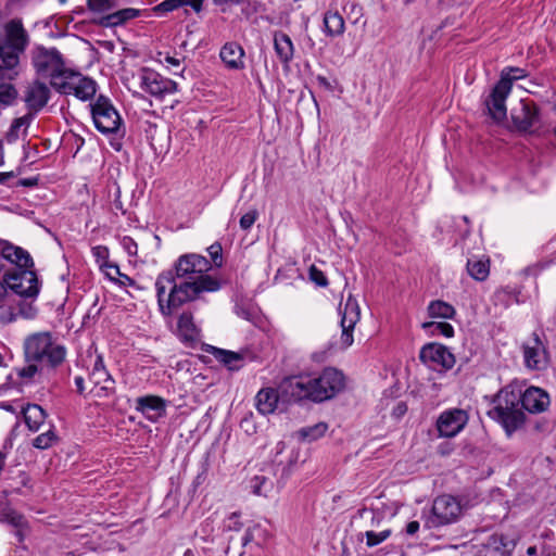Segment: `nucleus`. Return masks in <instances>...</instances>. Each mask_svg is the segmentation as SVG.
I'll use <instances>...</instances> for the list:
<instances>
[{
	"mask_svg": "<svg viewBox=\"0 0 556 556\" xmlns=\"http://www.w3.org/2000/svg\"><path fill=\"white\" fill-rule=\"evenodd\" d=\"M220 282L216 278L186 280L174 277L173 271H163L155 281L157 305L164 317L174 315L185 304L195 301L203 292L219 290Z\"/></svg>",
	"mask_w": 556,
	"mask_h": 556,
	"instance_id": "f257e3e1",
	"label": "nucleus"
},
{
	"mask_svg": "<svg viewBox=\"0 0 556 556\" xmlns=\"http://www.w3.org/2000/svg\"><path fill=\"white\" fill-rule=\"evenodd\" d=\"M344 388V377L334 368L324 369L317 377L293 376L282 380V393L291 399L323 402Z\"/></svg>",
	"mask_w": 556,
	"mask_h": 556,
	"instance_id": "f03ea898",
	"label": "nucleus"
},
{
	"mask_svg": "<svg viewBox=\"0 0 556 556\" xmlns=\"http://www.w3.org/2000/svg\"><path fill=\"white\" fill-rule=\"evenodd\" d=\"M521 390L507 386L494 397V406L488 412L491 419L497 421L510 437L525 422V414L519 407Z\"/></svg>",
	"mask_w": 556,
	"mask_h": 556,
	"instance_id": "7ed1b4c3",
	"label": "nucleus"
},
{
	"mask_svg": "<svg viewBox=\"0 0 556 556\" xmlns=\"http://www.w3.org/2000/svg\"><path fill=\"white\" fill-rule=\"evenodd\" d=\"M26 362H38L42 366L56 368L66 356V349L53 338L49 331L35 332L24 340Z\"/></svg>",
	"mask_w": 556,
	"mask_h": 556,
	"instance_id": "20e7f679",
	"label": "nucleus"
},
{
	"mask_svg": "<svg viewBox=\"0 0 556 556\" xmlns=\"http://www.w3.org/2000/svg\"><path fill=\"white\" fill-rule=\"evenodd\" d=\"M29 43V37L21 21L12 20L5 25V42L0 45V72L12 79L17 72L22 54Z\"/></svg>",
	"mask_w": 556,
	"mask_h": 556,
	"instance_id": "39448f33",
	"label": "nucleus"
},
{
	"mask_svg": "<svg viewBox=\"0 0 556 556\" xmlns=\"http://www.w3.org/2000/svg\"><path fill=\"white\" fill-rule=\"evenodd\" d=\"M33 64L40 75L50 77L53 88L54 81L59 83L70 71L65 67L63 58L55 48H38L33 55Z\"/></svg>",
	"mask_w": 556,
	"mask_h": 556,
	"instance_id": "423d86ee",
	"label": "nucleus"
},
{
	"mask_svg": "<svg viewBox=\"0 0 556 556\" xmlns=\"http://www.w3.org/2000/svg\"><path fill=\"white\" fill-rule=\"evenodd\" d=\"M463 511L460 502L448 494L438 496L432 504L431 515L425 521V527L432 529L453 523Z\"/></svg>",
	"mask_w": 556,
	"mask_h": 556,
	"instance_id": "0eeeda50",
	"label": "nucleus"
},
{
	"mask_svg": "<svg viewBox=\"0 0 556 556\" xmlns=\"http://www.w3.org/2000/svg\"><path fill=\"white\" fill-rule=\"evenodd\" d=\"M54 89L62 94H74L77 99L87 101L96 94L97 84L93 79L70 70L59 83L54 81Z\"/></svg>",
	"mask_w": 556,
	"mask_h": 556,
	"instance_id": "6e6552de",
	"label": "nucleus"
},
{
	"mask_svg": "<svg viewBox=\"0 0 556 556\" xmlns=\"http://www.w3.org/2000/svg\"><path fill=\"white\" fill-rule=\"evenodd\" d=\"M91 114L96 128L102 134H116L123 124L116 109L102 96L91 105Z\"/></svg>",
	"mask_w": 556,
	"mask_h": 556,
	"instance_id": "1a4fd4ad",
	"label": "nucleus"
},
{
	"mask_svg": "<svg viewBox=\"0 0 556 556\" xmlns=\"http://www.w3.org/2000/svg\"><path fill=\"white\" fill-rule=\"evenodd\" d=\"M212 268L211 262L195 253L181 255L175 263L174 277L186 280H202L213 278L206 273Z\"/></svg>",
	"mask_w": 556,
	"mask_h": 556,
	"instance_id": "9d476101",
	"label": "nucleus"
},
{
	"mask_svg": "<svg viewBox=\"0 0 556 556\" xmlns=\"http://www.w3.org/2000/svg\"><path fill=\"white\" fill-rule=\"evenodd\" d=\"M138 79L140 88L156 98H163L177 90V84L174 80L150 68L140 70Z\"/></svg>",
	"mask_w": 556,
	"mask_h": 556,
	"instance_id": "9b49d317",
	"label": "nucleus"
},
{
	"mask_svg": "<svg viewBox=\"0 0 556 556\" xmlns=\"http://www.w3.org/2000/svg\"><path fill=\"white\" fill-rule=\"evenodd\" d=\"M420 361L438 370H448L455 365V356L444 345L440 343H428L419 352Z\"/></svg>",
	"mask_w": 556,
	"mask_h": 556,
	"instance_id": "f8f14e48",
	"label": "nucleus"
},
{
	"mask_svg": "<svg viewBox=\"0 0 556 556\" xmlns=\"http://www.w3.org/2000/svg\"><path fill=\"white\" fill-rule=\"evenodd\" d=\"M7 287L24 298H35L39 293V282L35 271L25 269L5 275Z\"/></svg>",
	"mask_w": 556,
	"mask_h": 556,
	"instance_id": "ddd939ff",
	"label": "nucleus"
},
{
	"mask_svg": "<svg viewBox=\"0 0 556 556\" xmlns=\"http://www.w3.org/2000/svg\"><path fill=\"white\" fill-rule=\"evenodd\" d=\"M340 313L342 315L340 346L342 349H348L354 342L353 330L361 318V309L357 301L352 296H349L343 309H340Z\"/></svg>",
	"mask_w": 556,
	"mask_h": 556,
	"instance_id": "4468645a",
	"label": "nucleus"
},
{
	"mask_svg": "<svg viewBox=\"0 0 556 556\" xmlns=\"http://www.w3.org/2000/svg\"><path fill=\"white\" fill-rule=\"evenodd\" d=\"M468 414L460 408H452L442 412L437 420V429L440 437L453 438L467 425Z\"/></svg>",
	"mask_w": 556,
	"mask_h": 556,
	"instance_id": "2eb2a0df",
	"label": "nucleus"
},
{
	"mask_svg": "<svg viewBox=\"0 0 556 556\" xmlns=\"http://www.w3.org/2000/svg\"><path fill=\"white\" fill-rule=\"evenodd\" d=\"M508 84L509 80L506 78L500 79L492 89L491 94L485 100L489 115L496 122L505 119L507 115L505 101L507 96L510 93Z\"/></svg>",
	"mask_w": 556,
	"mask_h": 556,
	"instance_id": "dca6fc26",
	"label": "nucleus"
},
{
	"mask_svg": "<svg viewBox=\"0 0 556 556\" xmlns=\"http://www.w3.org/2000/svg\"><path fill=\"white\" fill-rule=\"evenodd\" d=\"M525 366L531 370H543L549 363L548 352L536 333L532 342L522 345Z\"/></svg>",
	"mask_w": 556,
	"mask_h": 556,
	"instance_id": "f3484780",
	"label": "nucleus"
},
{
	"mask_svg": "<svg viewBox=\"0 0 556 556\" xmlns=\"http://www.w3.org/2000/svg\"><path fill=\"white\" fill-rule=\"evenodd\" d=\"M292 403L298 402V399L285 396L282 393V381L279 383L277 390L273 388L261 389L255 396V406L262 415H268L276 410L278 403Z\"/></svg>",
	"mask_w": 556,
	"mask_h": 556,
	"instance_id": "a211bd4d",
	"label": "nucleus"
},
{
	"mask_svg": "<svg viewBox=\"0 0 556 556\" xmlns=\"http://www.w3.org/2000/svg\"><path fill=\"white\" fill-rule=\"evenodd\" d=\"M51 91L49 87L39 80L28 84L24 90V102L28 109V113L37 114L41 111L50 100Z\"/></svg>",
	"mask_w": 556,
	"mask_h": 556,
	"instance_id": "6ab92c4d",
	"label": "nucleus"
},
{
	"mask_svg": "<svg viewBox=\"0 0 556 556\" xmlns=\"http://www.w3.org/2000/svg\"><path fill=\"white\" fill-rule=\"evenodd\" d=\"M511 119L518 130H530L539 122L536 105L531 101L521 100L519 106L513 109Z\"/></svg>",
	"mask_w": 556,
	"mask_h": 556,
	"instance_id": "aec40b11",
	"label": "nucleus"
},
{
	"mask_svg": "<svg viewBox=\"0 0 556 556\" xmlns=\"http://www.w3.org/2000/svg\"><path fill=\"white\" fill-rule=\"evenodd\" d=\"M176 334L187 344H194L201 339V328L195 324L193 312L185 309L177 316Z\"/></svg>",
	"mask_w": 556,
	"mask_h": 556,
	"instance_id": "412c9836",
	"label": "nucleus"
},
{
	"mask_svg": "<svg viewBox=\"0 0 556 556\" xmlns=\"http://www.w3.org/2000/svg\"><path fill=\"white\" fill-rule=\"evenodd\" d=\"M549 403L548 393L541 388L530 387L521 392V407L531 414L543 413L547 409Z\"/></svg>",
	"mask_w": 556,
	"mask_h": 556,
	"instance_id": "4be33fe9",
	"label": "nucleus"
},
{
	"mask_svg": "<svg viewBox=\"0 0 556 556\" xmlns=\"http://www.w3.org/2000/svg\"><path fill=\"white\" fill-rule=\"evenodd\" d=\"M136 409L147 419L156 422L166 414V401L157 395H146L136 399Z\"/></svg>",
	"mask_w": 556,
	"mask_h": 556,
	"instance_id": "5701e85b",
	"label": "nucleus"
},
{
	"mask_svg": "<svg viewBox=\"0 0 556 556\" xmlns=\"http://www.w3.org/2000/svg\"><path fill=\"white\" fill-rule=\"evenodd\" d=\"M0 253L3 261H9L23 270L34 266L33 258L26 250L2 239H0Z\"/></svg>",
	"mask_w": 556,
	"mask_h": 556,
	"instance_id": "b1692460",
	"label": "nucleus"
},
{
	"mask_svg": "<svg viewBox=\"0 0 556 556\" xmlns=\"http://www.w3.org/2000/svg\"><path fill=\"white\" fill-rule=\"evenodd\" d=\"M92 388L90 393L94 397L104 399L115 393V380L108 371L90 372Z\"/></svg>",
	"mask_w": 556,
	"mask_h": 556,
	"instance_id": "393cba45",
	"label": "nucleus"
},
{
	"mask_svg": "<svg viewBox=\"0 0 556 556\" xmlns=\"http://www.w3.org/2000/svg\"><path fill=\"white\" fill-rule=\"evenodd\" d=\"M274 49L282 64H289L293 59L294 46L291 38L287 34L282 31H275Z\"/></svg>",
	"mask_w": 556,
	"mask_h": 556,
	"instance_id": "a878e982",
	"label": "nucleus"
},
{
	"mask_svg": "<svg viewBox=\"0 0 556 556\" xmlns=\"http://www.w3.org/2000/svg\"><path fill=\"white\" fill-rule=\"evenodd\" d=\"M222 61L232 70L243 68V55L244 51L242 47L236 42L226 43L220 50Z\"/></svg>",
	"mask_w": 556,
	"mask_h": 556,
	"instance_id": "bb28decb",
	"label": "nucleus"
},
{
	"mask_svg": "<svg viewBox=\"0 0 556 556\" xmlns=\"http://www.w3.org/2000/svg\"><path fill=\"white\" fill-rule=\"evenodd\" d=\"M324 27L327 36L339 37L345 30L344 18L338 11L329 10L324 15Z\"/></svg>",
	"mask_w": 556,
	"mask_h": 556,
	"instance_id": "cd10ccee",
	"label": "nucleus"
},
{
	"mask_svg": "<svg viewBox=\"0 0 556 556\" xmlns=\"http://www.w3.org/2000/svg\"><path fill=\"white\" fill-rule=\"evenodd\" d=\"M34 119L33 114H25L24 116L14 118L9 130L5 134V139L9 143H13L26 135L27 128Z\"/></svg>",
	"mask_w": 556,
	"mask_h": 556,
	"instance_id": "c85d7f7f",
	"label": "nucleus"
},
{
	"mask_svg": "<svg viewBox=\"0 0 556 556\" xmlns=\"http://www.w3.org/2000/svg\"><path fill=\"white\" fill-rule=\"evenodd\" d=\"M24 420L30 431H38L40 426L45 422L47 414L37 404H28L23 409Z\"/></svg>",
	"mask_w": 556,
	"mask_h": 556,
	"instance_id": "c756f323",
	"label": "nucleus"
},
{
	"mask_svg": "<svg viewBox=\"0 0 556 556\" xmlns=\"http://www.w3.org/2000/svg\"><path fill=\"white\" fill-rule=\"evenodd\" d=\"M467 271L475 280L484 281L490 274V262L488 258H469L467 261Z\"/></svg>",
	"mask_w": 556,
	"mask_h": 556,
	"instance_id": "7c9ffc66",
	"label": "nucleus"
},
{
	"mask_svg": "<svg viewBox=\"0 0 556 556\" xmlns=\"http://www.w3.org/2000/svg\"><path fill=\"white\" fill-rule=\"evenodd\" d=\"M139 15L137 9H123L106 16H103L100 24L104 27H112L123 24L124 22L135 18Z\"/></svg>",
	"mask_w": 556,
	"mask_h": 556,
	"instance_id": "2f4dec72",
	"label": "nucleus"
},
{
	"mask_svg": "<svg viewBox=\"0 0 556 556\" xmlns=\"http://www.w3.org/2000/svg\"><path fill=\"white\" fill-rule=\"evenodd\" d=\"M427 311L431 318L452 319L456 314L454 306L441 300L431 301Z\"/></svg>",
	"mask_w": 556,
	"mask_h": 556,
	"instance_id": "473e14b6",
	"label": "nucleus"
},
{
	"mask_svg": "<svg viewBox=\"0 0 556 556\" xmlns=\"http://www.w3.org/2000/svg\"><path fill=\"white\" fill-rule=\"evenodd\" d=\"M203 0H164L160 4L154 8L155 12L166 13L174 11L180 7L189 5L195 12H200L202 10Z\"/></svg>",
	"mask_w": 556,
	"mask_h": 556,
	"instance_id": "72a5a7b5",
	"label": "nucleus"
},
{
	"mask_svg": "<svg viewBox=\"0 0 556 556\" xmlns=\"http://www.w3.org/2000/svg\"><path fill=\"white\" fill-rule=\"evenodd\" d=\"M490 541L494 549L501 552L503 556H510L516 546V540L503 533L493 534Z\"/></svg>",
	"mask_w": 556,
	"mask_h": 556,
	"instance_id": "f704fd0d",
	"label": "nucleus"
},
{
	"mask_svg": "<svg viewBox=\"0 0 556 556\" xmlns=\"http://www.w3.org/2000/svg\"><path fill=\"white\" fill-rule=\"evenodd\" d=\"M327 429H328L327 424L318 422L314 426L301 428L296 432V434L301 440L312 442V441H316L319 438L324 437Z\"/></svg>",
	"mask_w": 556,
	"mask_h": 556,
	"instance_id": "c9c22d12",
	"label": "nucleus"
},
{
	"mask_svg": "<svg viewBox=\"0 0 556 556\" xmlns=\"http://www.w3.org/2000/svg\"><path fill=\"white\" fill-rule=\"evenodd\" d=\"M421 327L431 334H441L445 338L454 336L453 326L446 321H425Z\"/></svg>",
	"mask_w": 556,
	"mask_h": 556,
	"instance_id": "e433bc0d",
	"label": "nucleus"
},
{
	"mask_svg": "<svg viewBox=\"0 0 556 556\" xmlns=\"http://www.w3.org/2000/svg\"><path fill=\"white\" fill-rule=\"evenodd\" d=\"M27 364L21 368L16 369V375L25 380L26 382L31 381L36 378V376H40L43 367L39 365L38 362H26Z\"/></svg>",
	"mask_w": 556,
	"mask_h": 556,
	"instance_id": "4c0bfd02",
	"label": "nucleus"
},
{
	"mask_svg": "<svg viewBox=\"0 0 556 556\" xmlns=\"http://www.w3.org/2000/svg\"><path fill=\"white\" fill-rule=\"evenodd\" d=\"M91 252L101 268L108 267L110 270H113L115 274H119V268L117 265L109 264V254L110 253H109V249L106 247H104V245L93 247Z\"/></svg>",
	"mask_w": 556,
	"mask_h": 556,
	"instance_id": "58836bf2",
	"label": "nucleus"
},
{
	"mask_svg": "<svg viewBox=\"0 0 556 556\" xmlns=\"http://www.w3.org/2000/svg\"><path fill=\"white\" fill-rule=\"evenodd\" d=\"M213 354L216 357V359H218L220 363L226 365L231 370L237 369V366H235L233 363L241 359L239 354L217 348H214Z\"/></svg>",
	"mask_w": 556,
	"mask_h": 556,
	"instance_id": "ea45409f",
	"label": "nucleus"
},
{
	"mask_svg": "<svg viewBox=\"0 0 556 556\" xmlns=\"http://www.w3.org/2000/svg\"><path fill=\"white\" fill-rule=\"evenodd\" d=\"M56 439L58 437L54 430L50 428L48 431L37 435L33 441V445L36 448L46 450L50 447L56 441Z\"/></svg>",
	"mask_w": 556,
	"mask_h": 556,
	"instance_id": "a19ab883",
	"label": "nucleus"
},
{
	"mask_svg": "<svg viewBox=\"0 0 556 556\" xmlns=\"http://www.w3.org/2000/svg\"><path fill=\"white\" fill-rule=\"evenodd\" d=\"M527 76H528V73L523 68H520V67H506V68H504L502 71L500 79L506 78L507 80H509L508 85H509V90L511 91L513 83L515 80L525 78Z\"/></svg>",
	"mask_w": 556,
	"mask_h": 556,
	"instance_id": "79ce46f5",
	"label": "nucleus"
},
{
	"mask_svg": "<svg viewBox=\"0 0 556 556\" xmlns=\"http://www.w3.org/2000/svg\"><path fill=\"white\" fill-rule=\"evenodd\" d=\"M240 514L239 513H231L229 514L223 521V531H235L238 532L242 529L243 523L240 520Z\"/></svg>",
	"mask_w": 556,
	"mask_h": 556,
	"instance_id": "37998d69",
	"label": "nucleus"
},
{
	"mask_svg": "<svg viewBox=\"0 0 556 556\" xmlns=\"http://www.w3.org/2000/svg\"><path fill=\"white\" fill-rule=\"evenodd\" d=\"M214 532V520L212 518L205 519L199 530V535L204 542L215 543L216 536L213 535Z\"/></svg>",
	"mask_w": 556,
	"mask_h": 556,
	"instance_id": "c03bdc74",
	"label": "nucleus"
},
{
	"mask_svg": "<svg viewBox=\"0 0 556 556\" xmlns=\"http://www.w3.org/2000/svg\"><path fill=\"white\" fill-rule=\"evenodd\" d=\"M391 534L390 530H383L381 532L367 531L366 535V544L368 547H374L383 541H386Z\"/></svg>",
	"mask_w": 556,
	"mask_h": 556,
	"instance_id": "a18cd8bd",
	"label": "nucleus"
},
{
	"mask_svg": "<svg viewBox=\"0 0 556 556\" xmlns=\"http://www.w3.org/2000/svg\"><path fill=\"white\" fill-rule=\"evenodd\" d=\"M88 8L93 12H105L115 8V0H87Z\"/></svg>",
	"mask_w": 556,
	"mask_h": 556,
	"instance_id": "49530a36",
	"label": "nucleus"
},
{
	"mask_svg": "<svg viewBox=\"0 0 556 556\" xmlns=\"http://www.w3.org/2000/svg\"><path fill=\"white\" fill-rule=\"evenodd\" d=\"M263 530L258 525L248 528L242 536V546L245 547L253 542H255L256 545H261V542L256 540V536H260Z\"/></svg>",
	"mask_w": 556,
	"mask_h": 556,
	"instance_id": "de8ad7c7",
	"label": "nucleus"
},
{
	"mask_svg": "<svg viewBox=\"0 0 556 556\" xmlns=\"http://www.w3.org/2000/svg\"><path fill=\"white\" fill-rule=\"evenodd\" d=\"M268 483V479L264 476H255L251 480V489L253 494L255 495H266V488L265 485Z\"/></svg>",
	"mask_w": 556,
	"mask_h": 556,
	"instance_id": "09e8293b",
	"label": "nucleus"
},
{
	"mask_svg": "<svg viewBox=\"0 0 556 556\" xmlns=\"http://www.w3.org/2000/svg\"><path fill=\"white\" fill-rule=\"evenodd\" d=\"M16 315L12 305L10 304V301L5 302V304L0 307V325H8L14 321Z\"/></svg>",
	"mask_w": 556,
	"mask_h": 556,
	"instance_id": "8fccbe9b",
	"label": "nucleus"
},
{
	"mask_svg": "<svg viewBox=\"0 0 556 556\" xmlns=\"http://www.w3.org/2000/svg\"><path fill=\"white\" fill-rule=\"evenodd\" d=\"M207 251L215 266L220 267L223 264L222 245L215 242L207 248Z\"/></svg>",
	"mask_w": 556,
	"mask_h": 556,
	"instance_id": "3c124183",
	"label": "nucleus"
},
{
	"mask_svg": "<svg viewBox=\"0 0 556 556\" xmlns=\"http://www.w3.org/2000/svg\"><path fill=\"white\" fill-rule=\"evenodd\" d=\"M309 279L314 281L317 286L326 287L328 285V280L324 273L318 269L315 265L309 267Z\"/></svg>",
	"mask_w": 556,
	"mask_h": 556,
	"instance_id": "603ef678",
	"label": "nucleus"
},
{
	"mask_svg": "<svg viewBox=\"0 0 556 556\" xmlns=\"http://www.w3.org/2000/svg\"><path fill=\"white\" fill-rule=\"evenodd\" d=\"M257 216H258V213L256 210H250L249 212H247L244 215L241 216L240 227L243 230L250 229L253 226V224L255 223Z\"/></svg>",
	"mask_w": 556,
	"mask_h": 556,
	"instance_id": "864d4df0",
	"label": "nucleus"
},
{
	"mask_svg": "<svg viewBox=\"0 0 556 556\" xmlns=\"http://www.w3.org/2000/svg\"><path fill=\"white\" fill-rule=\"evenodd\" d=\"M5 520L9 523H11L14 527H16V528H20V527L22 528L24 526V523H25L24 517L22 515H20V514L14 513V511L8 513L5 515Z\"/></svg>",
	"mask_w": 556,
	"mask_h": 556,
	"instance_id": "5fc2aeb1",
	"label": "nucleus"
},
{
	"mask_svg": "<svg viewBox=\"0 0 556 556\" xmlns=\"http://www.w3.org/2000/svg\"><path fill=\"white\" fill-rule=\"evenodd\" d=\"M162 59H160V62L165 64L167 67H178L180 65V59L176 58L174 55H169L168 53H160L159 54Z\"/></svg>",
	"mask_w": 556,
	"mask_h": 556,
	"instance_id": "6e6d98bb",
	"label": "nucleus"
},
{
	"mask_svg": "<svg viewBox=\"0 0 556 556\" xmlns=\"http://www.w3.org/2000/svg\"><path fill=\"white\" fill-rule=\"evenodd\" d=\"M122 244L129 255L137 254L138 247L132 238L125 236L122 240Z\"/></svg>",
	"mask_w": 556,
	"mask_h": 556,
	"instance_id": "4d7b16f0",
	"label": "nucleus"
},
{
	"mask_svg": "<svg viewBox=\"0 0 556 556\" xmlns=\"http://www.w3.org/2000/svg\"><path fill=\"white\" fill-rule=\"evenodd\" d=\"M10 301L5 278L0 280V307Z\"/></svg>",
	"mask_w": 556,
	"mask_h": 556,
	"instance_id": "13d9d810",
	"label": "nucleus"
},
{
	"mask_svg": "<svg viewBox=\"0 0 556 556\" xmlns=\"http://www.w3.org/2000/svg\"><path fill=\"white\" fill-rule=\"evenodd\" d=\"M108 371L101 355H97L91 372Z\"/></svg>",
	"mask_w": 556,
	"mask_h": 556,
	"instance_id": "bf43d9fd",
	"label": "nucleus"
},
{
	"mask_svg": "<svg viewBox=\"0 0 556 556\" xmlns=\"http://www.w3.org/2000/svg\"><path fill=\"white\" fill-rule=\"evenodd\" d=\"M419 522L414 520V521H409L406 526V533L408 535H414L418 532L419 530Z\"/></svg>",
	"mask_w": 556,
	"mask_h": 556,
	"instance_id": "052dcab7",
	"label": "nucleus"
},
{
	"mask_svg": "<svg viewBox=\"0 0 556 556\" xmlns=\"http://www.w3.org/2000/svg\"><path fill=\"white\" fill-rule=\"evenodd\" d=\"M21 313L26 318H33L36 315V309L31 305H26L21 308Z\"/></svg>",
	"mask_w": 556,
	"mask_h": 556,
	"instance_id": "680f3d73",
	"label": "nucleus"
},
{
	"mask_svg": "<svg viewBox=\"0 0 556 556\" xmlns=\"http://www.w3.org/2000/svg\"><path fill=\"white\" fill-rule=\"evenodd\" d=\"M77 391L81 394L85 391V380L83 377L77 376L74 379Z\"/></svg>",
	"mask_w": 556,
	"mask_h": 556,
	"instance_id": "e2e57ef3",
	"label": "nucleus"
},
{
	"mask_svg": "<svg viewBox=\"0 0 556 556\" xmlns=\"http://www.w3.org/2000/svg\"><path fill=\"white\" fill-rule=\"evenodd\" d=\"M406 410H407V406H406V404H405V403H400V404H397V406L394 408V414H395L396 416H402V415H404V414L406 413Z\"/></svg>",
	"mask_w": 556,
	"mask_h": 556,
	"instance_id": "0e129e2a",
	"label": "nucleus"
},
{
	"mask_svg": "<svg viewBox=\"0 0 556 556\" xmlns=\"http://www.w3.org/2000/svg\"><path fill=\"white\" fill-rule=\"evenodd\" d=\"M527 554H528L529 556H534V555L536 554V547H535V546H530V547H528V549H527Z\"/></svg>",
	"mask_w": 556,
	"mask_h": 556,
	"instance_id": "69168bd1",
	"label": "nucleus"
},
{
	"mask_svg": "<svg viewBox=\"0 0 556 556\" xmlns=\"http://www.w3.org/2000/svg\"><path fill=\"white\" fill-rule=\"evenodd\" d=\"M182 556H195V553L191 548H187Z\"/></svg>",
	"mask_w": 556,
	"mask_h": 556,
	"instance_id": "338daca9",
	"label": "nucleus"
},
{
	"mask_svg": "<svg viewBox=\"0 0 556 556\" xmlns=\"http://www.w3.org/2000/svg\"><path fill=\"white\" fill-rule=\"evenodd\" d=\"M27 483V477L22 472L21 475V485H26Z\"/></svg>",
	"mask_w": 556,
	"mask_h": 556,
	"instance_id": "774afa93",
	"label": "nucleus"
}]
</instances>
